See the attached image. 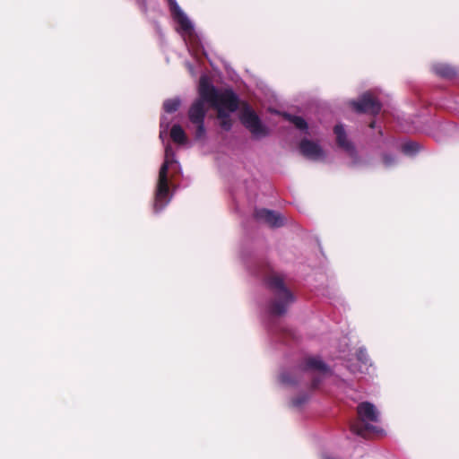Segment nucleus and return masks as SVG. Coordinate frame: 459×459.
<instances>
[{
    "label": "nucleus",
    "mask_w": 459,
    "mask_h": 459,
    "mask_svg": "<svg viewBox=\"0 0 459 459\" xmlns=\"http://www.w3.org/2000/svg\"><path fill=\"white\" fill-rule=\"evenodd\" d=\"M245 126L255 138H263L269 134V129L260 120V117H239Z\"/></svg>",
    "instance_id": "423d86ee"
},
{
    "label": "nucleus",
    "mask_w": 459,
    "mask_h": 459,
    "mask_svg": "<svg viewBox=\"0 0 459 459\" xmlns=\"http://www.w3.org/2000/svg\"><path fill=\"white\" fill-rule=\"evenodd\" d=\"M281 382L286 385H296L298 383V379L292 376L291 373L283 372L280 376Z\"/></svg>",
    "instance_id": "6ab92c4d"
},
{
    "label": "nucleus",
    "mask_w": 459,
    "mask_h": 459,
    "mask_svg": "<svg viewBox=\"0 0 459 459\" xmlns=\"http://www.w3.org/2000/svg\"><path fill=\"white\" fill-rule=\"evenodd\" d=\"M220 121V126L225 131H229L232 126V119L231 117H217Z\"/></svg>",
    "instance_id": "aec40b11"
},
{
    "label": "nucleus",
    "mask_w": 459,
    "mask_h": 459,
    "mask_svg": "<svg viewBox=\"0 0 459 459\" xmlns=\"http://www.w3.org/2000/svg\"><path fill=\"white\" fill-rule=\"evenodd\" d=\"M299 149L300 153L308 160H318L324 157V151L321 146L308 139L301 140Z\"/></svg>",
    "instance_id": "0eeeda50"
},
{
    "label": "nucleus",
    "mask_w": 459,
    "mask_h": 459,
    "mask_svg": "<svg viewBox=\"0 0 459 459\" xmlns=\"http://www.w3.org/2000/svg\"><path fill=\"white\" fill-rule=\"evenodd\" d=\"M321 381H322L321 378L318 377H313L312 382H311V388L316 389L319 386Z\"/></svg>",
    "instance_id": "393cba45"
},
{
    "label": "nucleus",
    "mask_w": 459,
    "mask_h": 459,
    "mask_svg": "<svg viewBox=\"0 0 459 459\" xmlns=\"http://www.w3.org/2000/svg\"><path fill=\"white\" fill-rule=\"evenodd\" d=\"M284 118H288V120L293 124L298 129L302 131L307 130V123L304 119L303 117H283Z\"/></svg>",
    "instance_id": "a211bd4d"
},
{
    "label": "nucleus",
    "mask_w": 459,
    "mask_h": 459,
    "mask_svg": "<svg viewBox=\"0 0 459 459\" xmlns=\"http://www.w3.org/2000/svg\"><path fill=\"white\" fill-rule=\"evenodd\" d=\"M398 124L401 126V129L407 133H413L420 131L421 128L415 126V121L412 120V117H397Z\"/></svg>",
    "instance_id": "ddd939ff"
},
{
    "label": "nucleus",
    "mask_w": 459,
    "mask_h": 459,
    "mask_svg": "<svg viewBox=\"0 0 459 459\" xmlns=\"http://www.w3.org/2000/svg\"><path fill=\"white\" fill-rule=\"evenodd\" d=\"M255 218L273 228H279L284 224V219L280 213L268 209L255 210Z\"/></svg>",
    "instance_id": "1a4fd4ad"
},
{
    "label": "nucleus",
    "mask_w": 459,
    "mask_h": 459,
    "mask_svg": "<svg viewBox=\"0 0 459 459\" xmlns=\"http://www.w3.org/2000/svg\"><path fill=\"white\" fill-rule=\"evenodd\" d=\"M375 126H376V122L375 121H371L369 123V127L374 128Z\"/></svg>",
    "instance_id": "a878e982"
},
{
    "label": "nucleus",
    "mask_w": 459,
    "mask_h": 459,
    "mask_svg": "<svg viewBox=\"0 0 459 459\" xmlns=\"http://www.w3.org/2000/svg\"><path fill=\"white\" fill-rule=\"evenodd\" d=\"M181 99L179 97H174L167 99L163 101L162 108L165 113L171 114L177 112L181 106Z\"/></svg>",
    "instance_id": "2eb2a0df"
},
{
    "label": "nucleus",
    "mask_w": 459,
    "mask_h": 459,
    "mask_svg": "<svg viewBox=\"0 0 459 459\" xmlns=\"http://www.w3.org/2000/svg\"><path fill=\"white\" fill-rule=\"evenodd\" d=\"M136 4L138 5L139 9L142 13H147V2L146 0H134Z\"/></svg>",
    "instance_id": "b1692460"
},
{
    "label": "nucleus",
    "mask_w": 459,
    "mask_h": 459,
    "mask_svg": "<svg viewBox=\"0 0 459 459\" xmlns=\"http://www.w3.org/2000/svg\"><path fill=\"white\" fill-rule=\"evenodd\" d=\"M302 370H315L321 373H326L329 370L328 366L319 358L310 357L305 359Z\"/></svg>",
    "instance_id": "9b49d317"
},
{
    "label": "nucleus",
    "mask_w": 459,
    "mask_h": 459,
    "mask_svg": "<svg viewBox=\"0 0 459 459\" xmlns=\"http://www.w3.org/2000/svg\"><path fill=\"white\" fill-rule=\"evenodd\" d=\"M191 123L195 126V136L196 140H201L205 136L204 117H189Z\"/></svg>",
    "instance_id": "dca6fc26"
},
{
    "label": "nucleus",
    "mask_w": 459,
    "mask_h": 459,
    "mask_svg": "<svg viewBox=\"0 0 459 459\" xmlns=\"http://www.w3.org/2000/svg\"><path fill=\"white\" fill-rule=\"evenodd\" d=\"M170 11L175 20L184 31H190L193 29L192 23L187 16L181 10L176 0H168Z\"/></svg>",
    "instance_id": "9d476101"
},
{
    "label": "nucleus",
    "mask_w": 459,
    "mask_h": 459,
    "mask_svg": "<svg viewBox=\"0 0 459 459\" xmlns=\"http://www.w3.org/2000/svg\"><path fill=\"white\" fill-rule=\"evenodd\" d=\"M420 150V144L413 141H409L402 144L401 151L405 155H414Z\"/></svg>",
    "instance_id": "f3484780"
},
{
    "label": "nucleus",
    "mask_w": 459,
    "mask_h": 459,
    "mask_svg": "<svg viewBox=\"0 0 459 459\" xmlns=\"http://www.w3.org/2000/svg\"><path fill=\"white\" fill-rule=\"evenodd\" d=\"M379 134H380V135H382V134H383L382 130H379Z\"/></svg>",
    "instance_id": "c85d7f7f"
},
{
    "label": "nucleus",
    "mask_w": 459,
    "mask_h": 459,
    "mask_svg": "<svg viewBox=\"0 0 459 459\" xmlns=\"http://www.w3.org/2000/svg\"><path fill=\"white\" fill-rule=\"evenodd\" d=\"M356 357L358 360L364 364L368 363V356L365 349H359L356 353Z\"/></svg>",
    "instance_id": "412c9836"
},
{
    "label": "nucleus",
    "mask_w": 459,
    "mask_h": 459,
    "mask_svg": "<svg viewBox=\"0 0 459 459\" xmlns=\"http://www.w3.org/2000/svg\"><path fill=\"white\" fill-rule=\"evenodd\" d=\"M395 161V159L393 155H390V154H384L383 155V162L385 166L389 167L391 165H393Z\"/></svg>",
    "instance_id": "5701e85b"
},
{
    "label": "nucleus",
    "mask_w": 459,
    "mask_h": 459,
    "mask_svg": "<svg viewBox=\"0 0 459 459\" xmlns=\"http://www.w3.org/2000/svg\"><path fill=\"white\" fill-rule=\"evenodd\" d=\"M333 133L336 136V143L338 147L342 149L350 157L356 158L357 152L354 144L351 142L342 125H336L333 127Z\"/></svg>",
    "instance_id": "6e6552de"
},
{
    "label": "nucleus",
    "mask_w": 459,
    "mask_h": 459,
    "mask_svg": "<svg viewBox=\"0 0 459 459\" xmlns=\"http://www.w3.org/2000/svg\"><path fill=\"white\" fill-rule=\"evenodd\" d=\"M170 137L175 143L184 145L187 143V137L179 125H174L170 130Z\"/></svg>",
    "instance_id": "4468645a"
},
{
    "label": "nucleus",
    "mask_w": 459,
    "mask_h": 459,
    "mask_svg": "<svg viewBox=\"0 0 459 459\" xmlns=\"http://www.w3.org/2000/svg\"><path fill=\"white\" fill-rule=\"evenodd\" d=\"M308 400V396L307 394H302L300 396L296 397L292 400V404L294 406H300L304 403H306Z\"/></svg>",
    "instance_id": "4be33fe9"
},
{
    "label": "nucleus",
    "mask_w": 459,
    "mask_h": 459,
    "mask_svg": "<svg viewBox=\"0 0 459 459\" xmlns=\"http://www.w3.org/2000/svg\"><path fill=\"white\" fill-rule=\"evenodd\" d=\"M433 71L437 75L446 79H452L456 75L455 68L445 64L435 65L433 66Z\"/></svg>",
    "instance_id": "f8f14e48"
},
{
    "label": "nucleus",
    "mask_w": 459,
    "mask_h": 459,
    "mask_svg": "<svg viewBox=\"0 0 459 459\" xmlns=\"http://www.w3.org/2000/svg\"><path fill=\"white\" fill-rule=\"evenodd\" d=\"M174 161V152L171 147L168 145L165 149V160L159 171L153 204L155 212H160L170 202L171 196L169 195L168 171L169 166Z\"/></svg>",
    "instance_id": "7ed1b4c3"
},
{
    "label": "nucleus",
    "mask_w": 459,
    "mask_h": 459,
    "mask_svg": "<svg viewBox=\"0 0 459 459\" xmlns=\"http://www.w3.org/2000/svg\"><path fill=\"white\" fill-rule=\"evenodd\" d=\"M349 106L357 113L379 115L382 104L377 95L371 91L363 92L357 100H350Z\"/></svg>",
    "instance_id": "39448f33"
},
{
    "label": "nucleus",
    "mask_w": 459,
    "mask_h": 459,
    "mask_svg": "<svg viewBox=\"0 0 459 459\" xmlns=\"http://www.w3.org/2000/svg\"><path fill=\"white\" fill-rule=\"evenodd\" d=\"M357 413L359 420L351 424V430L358 436L366 437L368 434L375 431L376 428L368 422H377L378 412L374 404L363 402L357 406Z\"/></svg>",
    "instance_id": "20e7f679"
},
{
    "label": "nucleus",
    "mask_w": 459,
    "mask_h": 459,
    "mask_svg": "<svg viewBox=\"0 0 459 459\" xmlns=\"http://www.w3.org/2000/svg\"><path fill=\"white\" fill-rule=\"evenodd\" d=\"M266 283L273 294L269 304V311L273 316H281L286 313L288 306L294 301V296L285 286L283 279L277 274L267 277Z\"/></svg>",
    "instance_id": "f03ea898"
},
{
    "label": "nucleus",
    "mask_w": 459,
    "mask_h": 459,
    "mask_svg": "<svg viewBox=\"0 0 459 459\" xmlns=\"http://www.w3.org/2000/svg\"><path fill=\"white\" fill-rule=\"evenodd\" d=\"M275 115H283V116H286V115H288V114H287V113H280V112H276V114H275Z\"/></svg>",
    "instance_id": "cd10ccee"
},
{
    "label": "nucleus",
    "mask_w": 459,
    "mask_h": 459,
    "mask_svg": "<svg viewBox=\"0 0 459 459\" xmlns=\"http://www.w3.org/2000/svg\"><path fill=\"white\" fill-rule=\"evenodd\" d=\"M217 110V115L234 113L241 108L240 115H256L249 104L241 100L238 95L230 87L217 88L207 77L199 80L198 98L192 103L187 115H206V106Z\"/></svg>",
    "instance_id": "f257e3e1"
},
{
    "label": "nucleus",
    "mask_w": 459,
    "mask_h": 459,
    "mask_svg": "<svg viewBox=\"0 0 459 459\" xmlns=\"http://www.w3.org/2000/svg\"><path fill=\"white\" fill-rule=\"evenodd\" d=\"M324 459H338V458H335V457H333L330 455H325V456H324Z\"/></svg>",
    "instance_id": "bb28decb"
}]
</instances>
